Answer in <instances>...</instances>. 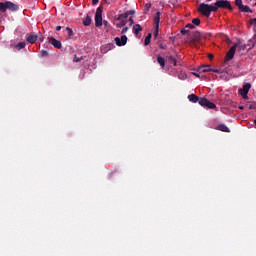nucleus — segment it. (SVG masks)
Instances as JSON below:
<instances>
[{
    "label": "nucleus",
    "mask_w": 256,
    "mask_h": 256,
    "mask_svg": "<svg viewBox=\"0 0 256 256\" xmlns=\"http://www.w3.org/2000/svg\"><path fill=\"white\" fill-rule=\"evenodd\" d=\"M60 30H61V26H57L56 31H60Z\"/></svg>",
    "instance_id": "nucleus-37"
},
{
    "label": "nucleus",
    "mask_w": 256,
    "mask_h": 256,
    "mask_svg": "<svg viewBox=\"0 0 256 256\" xmlns=\"http://www.w3.org/2000/svg\"><path fill=\"white\" fill-rule=\"evenodd\" d=\"M127 31H129V27H123V29L121 30L122 35L127 33Z\"/></svg>",
    "instance_id": "nucleus-29"
},
{
    "label": "nucleus",
    "mask_w": 256,
    "mask_h": 256,
    "mask_svg": "<svg viewBox=\"0 0 256 256\" xmlns=\"http://www.w3.org/2000/svg\"><path fill=\"white\" fill-rule=\"evenodd\" d=\"M193 25H194V24H187V25H186V29H193V27H194Z\"/></svg>",
    "instance_id": "nucleus-32"
},
{
    "label": "nucleus",
    "mask_w": 256,
    "mask_h": 256,
    "mask_svg": "<svg viewBox=\"0 0 256 256\" xmlns=\"http://www.w3.org/2000/svg\"><path fill=\"white\" fill-rule=\"evenodd\" d=\"M169 61H170V63H172L174 66L177 65V60H176L173 56H170V57H169Z\"/></svg>",
    "instance_id": "nucleus-25"
},
{
    "label": "nucleus",
    "mask_w": 256,
    "mask_h": 256,
    "mask_svg": "<svg viewBox=\"0 0 256 256\" xmlns=\"http://www.w3.org/2000/svg\"><path fill=\"white\" fill-rule=\"evenodd\" d=\"M48 53H47V50H42L41 51V56L42 57H47Z\"/></svg>",
    "instance_id": "nucleus-30"
},
{
    "label": "nucleus",
    "mask_w": 256,
    "mask_h": 256,
    "mask_svg": "<svg viewBox=\"0 0 256 256\" xmlns=\"http://www.w3.org/2000/svg\"><path fill=\"white\" fill-rule=\"evenodd\" d=\"M161 21V12H157L154 17V38L157 39L159 37V23Z\"/></svg>",
    "instance_id": "nucleus-5"
},
{
    "label": "nucleus",
    "mask_w": 256,
    "mask_h": 256,
    "mask_svg": "<svg viewBox=\"0 0 256 256\" xmlns=\"http://www.w3.org/2000/svg\"><path fill=\"white\" fill-rule=\"evenodd\" d=\"M213 5L216 8V11L218 9H231V3L227 0H218Z\"/></svg>",
    "instance_id": "nucleus-6"
},
{
    "label": "nucleus",
    "mask_w": 256,
    "mask_h": 256,
    "mask_svg": "<svg viewBox=\"0 0 256 256\" xmlns=\"http://www.w3.org/2000/svg\"><path fill=\"white\" fill-rule=\"evenodd\" d=\"M26 45H27V44H26L25 42H19V43L16 45V49H18V50L25 49Z\"/></svg>",
    "instance_id": "nucleus-19"
},
{
    "label": "nucleus",
    "mask_w": 256,
    "mask_h": 256,
    "mask_svg": "<svg viewBox=\"0 0 256 256\" xmlns=\"http://www.w3.org/2000/svg\"><path fill=\"white\" fill-rule=\"evenodd\" d=\"M199 105H201V107H207L208 109H215V107H217L215 103L208 101L207 98H201Z\"/></svg>",
    "instance_id": "nucleus-8"
},
{
    "label": "nucleus",
    "mask_w": 256,
    "mask_h": 256,
    "mask_svg": "<svg viewBox=\"0 0 256 256\" xmlns=\"http://www.w3.org/2000/svg\"><path fill=\"white\" fill-rule=\"evenodd\" d=\"M66 31L68 32L69 37H73V30L69 27H66Z\"/></svg>",
    "instance_id": "nucleus-27"
},
{
    "label": "nucleus",
    "mask_w": 256,
    "mask_h": 256,
    "mask_svg": "<svg viewBox=\"0 0 256 256\" xmlns=\"http://www.w3.org/2000/svg\"><path fill=\"white\" fill-rule=\"evenodd\" d=\"M186 31H187V30H182L181 33H182L183 35H185Z\"/></svg>",
    "instance_id": "nucleus-39"
},
{
    "label": "nucleus",
    "mask_w": 256,
    "mask_h": 256,
    "mask_svg": "<svg viewBox=\"0 0 256 256\" xmlns=\"http://www.w3.org/2000/svg\"><path fill=\"white\" fill-rule=\"evenodd\" d=\"M254 125H255V128H256V120H254Z\"/></svg>",
    "instance_id": "nucleus-43"
},
{
    "label": "nucleus",
    "mask_w": 256,
    "mask_h": 256,
    "mask_svg": "<svg viewBox=\"0 0 256 256\" xmlns=\"http://www.w3.org/2000/svg\"><path fill=\"white\" fill-rule=\"evenodd\" d=\"M99 3V0H92L93 5H97Z\"/></svg>",
    "instance_id": "nucleus-34"
},
{
    "label": "nucleus",
    "mask_w": 256,
    "mask_h": 256,
    "mask_svg": "<svg viewBox=\"0 0 256 256\" xmlns=\"http://www.w3.org/2000/svg\"><path fill=\"white\" fill-rule=\"evenodd\" d=\"M198 71H200V73H209V71H213V69H211V65H202L198 68Z\"/></svg>",
    "instance_id": "nucleus-10"
},
{
    "label": "nucleus",
    "mask_w": 256,
    "mask_h": 256,
    "mask_svg": "<svg viewBox=\"0 0 256 256\" xmlns=\"http://www.w3.org/2000/svg\"><path fill=\"white\" fill-rule=\"evenodd\" d=\"M129 21H130V25H133V23H135V22L133 21V18H130Z\"/></svg>",
    "instance_id": "nucleus-35"
},
{
    "label": "nucleus",
    "mask_w": 256,
    "mask_h": 256,
    "mask_svg": "<svg viewBox=\"0 0 256 256\" xmlns=\"http://www.w3.org/2000/svg\"><path fill=\"white\" fill-rule=\"evenodd\" d=\"M146 7H147L148 9H151V4H146Z\"/></svg>",
    "instance_id": "nucleus-38"
},
{
    "label": "nucleus",
    "mask_w": 256,
    "mask_h": 256,
    "mask_svg": "<svg viewBox=\"0 0 256 256\" xmlns=\"http://www.w3.org/2000/svg\"><path fill=\"white\" fill-rule=\"evenodd\" d=\"M239 9L243 13H253V10L249 6L242 5Z\"/></svg>",
    "instance_id": "nucleus-17"
},
{
    "label": "nucleus",
    "mask_w": 256,
    "mask_h": 256,
    "mask_svg": "<svg viewBox=\"0 0 256 256\" xmlns=\"http://www.w3.org/2000/svg\"><path fill=\"white\" fill-rule=\"evenodd\" d=\"M83 23L85 27H89V25H91V18L89 16L86 17Z\"/></svg>",
    "instance_id": "nucleus-20"
},
{
    "label": "nucleus",
    "mask_w": 256,
    "mask_h": 256,
    "mask_svg": "<svg viewBox=\"0 0 256 256\" xmlns=\"http://www.w3.org/2000/svg\"><path fill=\"white\" fill-rule=\"evenodd\" d=\"M239 49H245V45L241 44V42H238L235 44V46H232L229 51L226 54V61H231L233 57H235V51Z\"/></svg>",
    "instance_id": "nucleus-3"
},
{
    "label": "nucleus",
    "mask_w": 256,
    "mask_h": 256,
    "mask_svg": "<svg viewBox=\"0 0 256 256\" xmlns=\"http://www.w3.org/2000/svg\"><path fill=\"white\" fill-rule=\"evenodd\" d=\"M126 25H127V21L121 20V18H119V22L116 23V28L119 31L121 28L125 27Z\"/></svg>",
    "instance_id": "nucleus-15"
},
{
    "label": "nucleus",
    "mask_w": 256,
    "mask_h": 256,
    "mask_svg": "<svg viewBox=\"0 0 256 256\" xmlns=\"http://www.w3.org/2000/svg\"><path fill=\"white\" fill-rule=\"evenodd\" d=\"M157 61H158L159 65L162 67V69H165V58L162 56H158Z\"/></svg>",
    "instance_id": "nucleus-18"
},
{
    "label": "nucleus",
    "mask_w": 256,
    "mask_h": 256,
    "mask_svg": "<svg viewBox=\"0 0 256 256\" xmlns=\"http://www.w3.org/2000/svg\"><path fill=\"white\" fill-rule=\"evenodd\" d=\"M251 89V85L249 83H246L243 85L242 88L239 89V93L243 99H249V90Z\"/></svg>",
    "instance_id": "nucleus-7"
},
{
    "label": "nucleus",
    "mask_w": 256,
    "mask_h": 256,
    "mask_svg": "<svg viewBox=\"0 0 256 256\" xmlns=\"http://www.w3.org/2000/svg\"><path fill=\"white\" fill-rule=\"evenodd\" d=\"M209 57H210V59H213V55H210Z\"/></svg>",
    "instance_id": "nucleus-41"
},
{
    "label": "nucleus",
    "mask_w": 256,
    "mask_h": 256,
    "mask_svg": "<svg viewBox=\"0 0 256 256\" xmlns=\"http://www.w3.org/2000/svg\"><path fill=\"white\" fill-rule=\"evenodd\" d=\"M179 79H182V80L187 79V74H186L185 72H181V73L179 74Z\"/></svg>",
    "instance_id": "nucleus-26"
},
{
    "label": "nucleus",
    "mask_w": 256,
    "mask_h": 256,
    "mask_svg": "<svg viewBox=\"0 0 256 256\" xmlns=\"http://www.w3.org/2000/svg\"><path fill=\"white\" fill-rule=\"evenodd\" d=\"M188 100L191 103H197V101H199V97H197V95H195V94H190V95H188Z\"/></svg>",
    "instance_id": "nucleus-16"
},
{
    "label": "nucleus",
    "mask_w": 256,
    "mask_h": 256,
    "mask_svg": "<svg viewBox=\"0 0 256 256\" xmlns=\"http://www.w3.org/2000/svg\"><path fill=\"white\" fill-rule=\"evenodd\" d=\"M115 43L118 45V47H123L124 45H127V36L122 35L121 38L116 37Z\"/></svg>",
    "instance_id": "nucleus-9"
},
{
    "label": "nucleus",
    "mask_w": 256,
    "mask_h": 256,
    "mask_svg": "<svg viewBox=\"0 0 256 256\" xmlns=\"http://www.w3.org/2000/svg\"><path fill=\"white\" fill-rule=\"evenodd\" d=\"M198 11L199 13H202V15H205V17H209L211 13L216 11V8L214 7L213 4L209 5V4L202 3L198 6Z\"/></svg>",
    "instance_id": "nucleus-2"
},
{
    "label": "nucleus",
    "mask_w": 256,
    "mask_h": 256,
    "mask_svg": "<svg viewBox=\"0 0 256 256\" xmlns=\"http://www.w3.org/2000/svg\"><path fill=\"white\" fill-rule=\"evenodd\" d=\"M215 73H219V71L218 70H213Z\"/></svg>",
    "instance_id": "nucleus-40"
},
{
    "label": "nucleus",
    "mask_w": 256,
    "mask_h": 256,
    "mask_svg": "<svg viewBox=\"0 0 256 256\" xmlns=\"http://www.w3.org/2000/svg\"><path fill=\"white\" fill-rule=\"evenodd\" d=\"M239 109L243 110V106H240Z\"/></svg>",
    "instance_id": "nucleus-42"
},
{
    "label": "nucleus",
    "mask_w": 256,
    "mask_h": 256,
    "mask_svg": "<svg viewBox=\"0 0 256 256\" xmlns=\"http://www.w3.org/2000/svg\"><path fill=\"white\" fill-rule=\"evenodd\" d=\"M132 31L134 33V35H139V33H141V31H143V27H141V25L136 24L133 26Z\"/></svg>",
    "instance_id": "nucleus-14"
},
{
    "label": "nucleus",
    "mask_w": 256,
    "mask_h": 256,
    "mask_svg": "<svg viewBox=\"0 0 256 256\" xmlns=\"http://www.w3.org/2000/svg\"><path fill=\"white\" fill-rule=\"evenodd\" d=\"M216 129H217L218 131H222L223 133H230V132H231V130H229V127H227V126L224 125V124L218 125V126L216 127Z\"/></svg>",
    "instance_id": "nucleus-13"
},
{
    "label": "nucleus",
    "mask_w": 256,
    "mask_h": 256,
    "mask_svg": "<svg viewBox=\"0 0 256 256\" xmlns=\"http://www.w3.org/2000/svg\"><path fill=\"white\" fill-rule=\"evenodd\" d=\"M26 40H27L28 43H36L37 42V35L28 34V35H26Z\"/></svg>",
    "instance_id": "nucleus-12"
},
{
    "label": "nucleus",
    "mask_w": 256,
    "mask_h": 256,
    "mask_svg": "<svg viewBox=\"0 0 256 256\" xmlns=\"http://www.w3.org/2000/svg\"><path fill=\"white\" fill-rule=\"evenodd\" d=\"M81 59H83V58H79V57L75 56L73 61H75V63H79V61H81Z\"/></svg>",
    "instance_id": "nucleus-31"
},
{
    "label": "nucleus",
    "mask_w": 256,
    "mask_h": 256,
    "mask_svg": "<svg viewBox=\"0 0 256 256\" xmlns=\"http://www.w3.org/2000/svg\"><path fill=\"white\" fill-rule=\"evenodd\" d=\"M249 109H250V110H252V109H256V106H255V105H253V104H250V105H249Z\"/></svg>",
    "instance_id": "nucleus-33"
},
{
    "label": "nucleus",
    "mask_w": 256,
    "mask_h": 256,
    "mask_svg": "<svg viewBox=\"0 0 256 256\" xmlns=\"http://www.w3.org/2000/svg\"><path fill=\"white\" fill-rule=\"evenodd\" d=\"M104 25H107V21H104Z\"/></svg>",
    "instance_id": "nucleus-44"
},
{
    "label": "nucleus",
    "mask_w": 256,
    "mask_h": 256,
    "mask_svg": "<svg viewBox=\"0 0 256 256\" xmlns=\"http://www.w3.org/2000/svg\"><path fill=\"white\" fill-rule=\"evenodd\" d=\"M235 5L237 7H239V9H240V7H243V1L242 0H235Z\"/></svg>",
    "instance_id": "nucleus-24"
},
{
    "label": "nucleus",
    "mask_w": 256,
    "mask_h": 256,
    "mask_svg": "<svg viewBox=\"0 0 256 256\" xmlns=\"http://www.w3.org/2000/svg\"><path fill=\"white\" fill-rule=\"evenodd\" d=\"M160 49H167V44H164L163 42L159 43Z\"/></svg>",
    "instance_id": "nucleus-28"
},
{
    "label": "nucleus",
    "mask_w": 256,
    "mask_h": 256,
    "mask_svg": "<svg viewBox=\"0 0 256 256\" xmlns=\"http://www.w3.org/2000/svg\"><path fill=\"white\" fill-rule=\"evenodd\" d=\"M192 24L196 25V26H199V25H201V20L199 18H194L192 20Z\"/></svg>",
    "instance_id": "nucleus-21"
},
{
    "label": "nucleus",
    "mask_w": 256,
    "mask_h": 256,
    "mask_svg": "<svg viewBox=\"0 0 256 256\" xmlns=\"http://www.w3.org/2000/svg\"><path fill=\"white\" fill-rule=\"evenodd\" d=\"M200 39H201V34H200L199 32H197V33L195 34V36L193 37V40L196 41V42H198Z\"/></svg>",
    "instance_id": "nucleus-23"
},
{
    "label": "nucleus",
    "mask_w": 256,
    "mask_h": 256,
    "mask_svg": "<svg viewBox=\"0 0 256 256\" xmlns=\"http://www.w3.org/2000/svg\"><path fill=\"white\" fill-rule=\"evenodd\" d=\"M7 11H19V6L11 1L0 2V13H5Z\"/></svg>",
    "instance_id": "nucleus-1"
},
{
    "label": "nucleus",
    "mask_w": 256,
    "mask_h": 256,
    "mask_svg": "<svg viewBox=\"0 0 256 256\" xmlns=\"http://www.w3.org/2000/svg\"><path fill=\"white\" fill-rule=\"evenodd\" d=\"M50 43L51 45H53V47H55L56 49H61L62 45H61V41L55 39V38H51L50 39Z\"/></svg>",
    "instance_id": "nucleus-11"
},
{
    "label": "nucleus",
    "mask_w": 256,
    "mask_h": 256,
    "mask_svg": "<svg viewBox=\"0 0 256 256\" xmlns=\"http://www.w3.org/2000/svg\"><path fill=\"white\" fill-rule=\"evenodd\" d=\"M193 75H194L195 77H201V76L199 75V73H196V72H194Z\"/></svg>",
    "instance_id": "nucleus-36"
},
{
    "label": "nucleus",
    "mask_w": 256,
    "mask_h": 256,
    "mask_svg": "<svg viewBox=\"0 0 256 256\" xmlns=\"http://www.w3.org/2000/svg\"><path fill=\"white\" fill-rule=\"evenodd\" d=\"M95 25L101 27L103 25V8L98 7L95 13Z\"/></svg>",
    "instance_id": "nucleus-4"
},
{
    "label": "nucleus",
    "mask_w": 256,
    "mask_h": 256,
    "mask_svg": "<svg viewBox=\"0 0 256 256\" xmlns=\"http://www.w3.org/2000/svg\"><path fill=\"white\" fill-rule=\"evenodd\" d=\"M151 43V34H148V36L144 40V45H149Z\"/></svg>",
    "instance_id": "nucleus-22"
}]
</instances>
